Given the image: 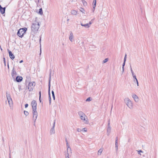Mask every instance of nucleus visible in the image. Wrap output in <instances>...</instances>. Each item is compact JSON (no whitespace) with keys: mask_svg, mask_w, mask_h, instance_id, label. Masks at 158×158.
I'll return each instance as SVG.
<instances>
[{"mask_svg":"<svg viewBox=\"0 0 158 158\" xmlns=\"http://www.w3.org/2000/svg\"><path fill=\"white\" fill-rule=\"evenodd\" d=\"M122 73H123L124 72V68L123 67H122Z\"/></svg>","mask_w":158,"mask_h":158,"instance_id":"42","label":"nucleus"},{"mask_svg":"<svg viewBox=\"0 0 158 158\" xmlns=\"http://www.w3.org/2000/svg\"><path fill=\"white\" fill-rule=\"evenodd\" d=\"M103 151V149L101 148L99 149L98 152V155H101L102 152Z\"/></svg>","mask_w":158,"mask_h":158,"instance_id":"25","label":"nucleus"},{"mask_svg":"<svg viewBox=\"0 0 158 158\" xmlns=\"http://www.w3.org/2000/svg\"><path fill=\"white\" fill-rule=\"evenodd\" d=\"M32 114L33 119L35 122L38 116V113L36 109L32 110Z\"/></svg>","mask_w":158,"mask_h":158,"instance_id":"6","label":"nucleus"},{"mask_svg":"<svg viewBox=\"0 0 158 158\" xmlns=\"http://www.w3.org/2000/svg\"><path fill=\"white\" fill-rule=\"evenodd\" d=\"M6 98L9 103L10 107L11 108L13 106V102L11 98L10 97V95L9 94L6 95Z\"/></svg>","mask_w":158,"mask_h":158,"instance_id":"4","label":"nucleus"},{"mask_svg":"<svg viewBox=\"0 0 158 158\" xmlns=\"http://www.w3.org/2000/svg\"><path fill=\"white\" fill-rule=\"evenodd\" d=\"M136 81V82L137 83V86H139V83H138V80H137V81Z\"/></svg>","mask_w":158,"mask_h":158,"instance_id":"46","label":"nucleus"},{"mask_svg":"<svg viewBox=\"0 0 158 158\" xmlns=\"http://www.w3.org/2000/svg\"><path fill=\"white\" fill-rule=\"evenodd\" d=\"M35 85V83L34 82H30L29 83L28 86V89L30 91H32L33 90V88L34 87Z\"/></svg>","mask_w":158,"mask_h":158,"instance_id":"7","label":"nucleus"},{"mask_svg":"<svg viewBox=\"0 0 158 158\" xmlns=\"http://www.w3.org/2000/svg\"><path fill=\"white\" fill-rule=\"evenodd\" d=\"M3 59L4 62V63L5 64V66L6 65V63H5V58H3Z\"/></svg>","mask_w":158,"mask_h":158,"instance_id":"45","label":"nucleus"},{"mask_svg":"<svg viewBox=\"0 0 158 158\" xmlns=\"http://www.w3.org/2000/svg\"><path fill=\"white\" fill-rule=\"evenodd\" d=\"M40 23L36 19L32 23L31 26V30L34 33H36L40 27Z\"/></svg>","mask_w":158,"mask_h":158,"instance_id":"1","label":"nucleus"},{"mask_svg":"<svg viewBox=\"0 0 158 158\" xmlns=\"http://www.w3.org/2000/svg\"><path fill=\"white\" fill-rule=\"evenodd\" d=\"M108 60V59L107 58H106L103 61V63H104L106 62Z\"/></svg>","mask_w":158,"mask_h":158,"instance_id":"33","label":"nucleus"},{"mask_svg":"<svg viewBox=\"0 0 158 158\" xmlns=\"http://www.w3.org/2000/svg\"><path fill=\"white\" fill-rule=\"evenodd\" d=\"M115 148H116V150L117 151L118 149V143L117 139H116L115 140Z\"/></svg>","mask_w":158,"mask_h":158,"instance_id":"26","label":"nucleus"},{"mask_svg":"<svg viewBox=\"0 0 158 158\" xmlns=\"http://www.w3.org/2000/svg\"><path fill=\"white\" fill-rule=\"evenodd\" d=\"M8 52L10 57L12 60H13L15 57L14 55L8 49Z\"/></svg>","mask_w":158,"mask_h":158,"instance_id":"17","label":"nucleus"},{"mask_svg":"<svg viewBox=\"0 0 158 158\" xmlns=\"http://www.w3.org/2000/svg\"><path fill=\"white\" fill-rule=\"evenodd\" d=\"M52 96L53 98V99L54 100H55V96L54 91H52Z\"/></svg>","mask_w":158,"mask_h":158,"instance_id":"34","label":"nucleus"},{"mask_svg":"<svg viewBox=\"0 0 158 158\" xmlns=\"http://www.w3.org/2000/svg\"><path fill=\"white\" fill-rule=\"evenodd\" d=\"M132 97L133 98L134 101L136 102H138L139 101V99L138 96L135 94H133L132 95Z\"/></svg>","mask_w":158,"mask_h":158,"instance_id":"11","label":"nucleus"},{"mask_svg":"<svg viewBox=\"0 0 158 158\" xmlns=\"http://www.w3.org/2000/svg\"><path fill=\"white\" fill-rule=\"evenodd\" d=\"M81 25L82 26L84 27L85 28H88L90 27V26L89 25V24L88 23L85 24H83L82 23H81Z\"/></svg>","mask_w":158,"mask_h":158,"instance_id":"20","label":"nucleus"},{"mask_svg":"<svg viewBox=\"0 0 158 158\" xmlns=\"http://www.w3.org/2000/svg\"><path fill=\"white\" fill-rule=\"evenodd\" d=\"M23 79V78L21 77L18 76L16 77V80L17 81L19 82L21 81Z\"/></svg>","mask_w":158,"mask_h":158,"instance_id":"19","label":"nucleus"},{"mask_svg":"<svg viewBox=\"0 0 158 158\" xmlns=\"http://www.w3.org/2000/svg\"><path fill=\"white\" fill-rule=\"evenodd\" d=\"M28 104H26L25 105V108H27L28 106Z\"/></svg>","mask_w":158,"mask_h":158,"instance_id":"44","label":"nucleus"},{"mask_svg":"<svg viewBox=\"0 0 158 158\" xmlns=\"http://www.w3.org/2000/svg\"><path fill=\"white\" fill-rule=\"evenodd\" d=\"M11 74L12 77L14 79H15V77H16V76L17 75V73L15 70L14 68H13V69Z\"/></svg>","mask_w":158,"mask_h":158,"instance_id":"14","label":"nucleus"},{"mask_svg":"<svg viewBox=\"0 0 158 158\" xmlns=\"http://www.w3.org/2000/svg\"><path fill=\"white\" fill-rule=\"evenodd\" d=\"M134 78V81L135 82V81H136L137 80H138L136 78V76H135V77H133Z\"/></svg>","mask_w":158,"mask_h":158,"instance_id":"38","label":"nucleus"},{"mask_svg":"<svg viewBox=\"0 0 158 158\" xmlns=\"http://www.w3.org/2000/svg\"><path fill=\"white\" fill-rule=\"evenodd\" d=\"M51 75L50 74V77L49 78V84H48V95H49V102L50 104L51 103V98L50 97V86H51V84H50V81H51Z\"/></svg>","mask_w":158,"mask_h":158,"instance_id":"8","label":"nucleus"},{"mask_svg":"<svg viewBox=\"0 0 158 158\" xmlns=\"http://www.w3.org/2000/svg\"><path fill=\"white\" fill-rule=\"evenodd\" d=\"M131 73L133 72V71L132 70V69L131 67Z\"/></svg>","mask_w":158,"mask_h":158,"instance_id":"47","label":"nucleus"},{"mask_svg":"<svg viewBox=\"0 0 158 158\" xmlns=\"http://www.w3.org/2000/svg\"><path fill=\"white\" fill-rule=\"evenodd\" d=\"M0 49L1 50H2V49L0 47Z\"/></svg>","mask_w":158,"mask_h":158,"instance_id":"49","label":"nucleus"},{"mask_svg":"<svg viewBox=\"0 0 158 158\" xmlns=\"http://www.w3.org/2000/svg\"><path fill=\"white\" fill-rule=\"evenodd\" d=\"M124 102L130 109H132L133 108V103L128 98H124Z\"/></svg>","mask_w":158,"mask_h":158,"instance_id":"2","label":"nucleus"},{"mask_svg":"<svg viewBox=\"0 0 158 158\" xmlns=\"http://www.w3.org/2000/svg\"><path fill=\"white\" fill-rule=\"evenodd\" d=\"M39 13L41 15H42L43 14L42 10L41 8L40 9Z\"/></svg>","mask_w":158,"mask_h":158,"instance_id":"31","label":"nucleus"},{"mask_svg":"<svg viewBox=\"0 0 158 158\" xmlns=\"http://www.w3.org/2000/svg\"><path fill=\"white\" fill-rule=\"evenodd\" d=\"M81 119L83 121L84 123L88 124L89 123L88 119L87 116L85 115L80 117Z\"/></svg>","mask_w":158,"mask_h":158,"instance_id":"5","label":"nucleus"},{"mask_svg":"<svg viewBox=\"0 0 158 158\" xmlns=\"http://www.w3.org/2000/svg\"><path fill=\"white\" fill-rule=\"evenodd\" d=\"M55 122L54 121L52 127L50 131V135H53L55 133Z\"/></svg>","mask_w":158,"mask_h":158,"instance_id":"10","label":"nucleus"},{"mask_svg":"<svg viewBox=\"0 0 158 158\" xmlns=\"http://www.w3.org/2000/svg\"><path fill=\"white\" fill-rule=\"evenodd\" d=\"M24 114L26 115V116H27L29 114V113L28 112L25 110L24 111Z\"/></svg>","mask_w":158,"mask_h":158,"instance_id":"32","label":"nucleus"},{"mask_svg":"<svg viewBox=\"0 0 158 158\" xmlns=\"http://www.w3.org/2000/svg\"><path fill=\"white\" fill-rule=\"evenodd\" d=\"M31 106L32 108V110L36 109V101L33 100L31 102Z\"/></svg>","mask_w":158,"mask_h":158,"instance_id":"12","label":"nucleus"},{"mask_svg":"<svg viewBox=\"0 0 158 158\" xmlns=\"http://www.w3.org/2000/svg\"><path fill=\"white\" fill-rule=\"evenodd\" d=\"M137 151L138 152V154H139L140 155H141V153H143V152L141 150H137Z\"/></svg>","mask_w":158,"mask_h":158,"instance_id":"30","label":"nucleus"},{"mask_svg":"<svg viewBox=\"0 0 158 158\" xmlns=\"http://www.w3.org/2000/svg\"><path fill=\"white\" fill-rule=\"evenodd\" d=\"M41 91H40L39 92V94H40V102H41V100H40V97H41Z\"/></svg>","mask_w":158,"mask_h":158,"instance_id":"40","label":"nucleus"},{"mask_svg":"<svg viewBox=\"0 0 158 158\" xmlns=\"http://www.w3.org/2000/svg\"><path fill=\"white\" fill-rule=\"evenodd\" d=\"M87 129L86 128H84L81 129V131L82 132H86L87 131Z\"/></svg>","mask_w":158,"mask_h":158,"instance_id":"28","label":"nucleus"},{"mask_svg":"<svg viewBox=\"0 0 158 158\" xmlns=\"http://www.w3.org/2000/svg\"><path fill=\"white\" fill-rule=\"evenodd\" d=\"M0 2L2 3V4H4L7 6L9 4L8 0H0Z\"/></svg>","mask_w":158,"mask_h":158,"instance_id":"15","label":"nucleus"},{"mask_svg":"<svg viewBox=\"0 0 158 158\" xmlns=\"http://www.w3.org/2000/svg\"><path fill=\"white\" fill-rule=\"evenodd\" d=\"M77 131H78V132H80L81 131V129L80 128H77Z\"/></svg>","mask_w":158,"mask_h":158,"instance_id":"37","label":"nucleus"},{"mask_svg":"<svg viewBox=\"0 0 158 158\" xmlns=\"http://www.w3.org/2000/svg\"><path fill=\"white\" fill-rule=\"evenodd\" d=\"M111 127L110 126V123H108V127L107 130V134L108 135H109L110 133Z\"/></svg>","mask_w":158,"mask_h":158,"instance_id":"16","label":"nucleus"},{"mask_svg":"<svg viewBox=\"0 0 158 158\" xmlns=\"http://www.w3.org/2000/svg\"><path fill=\"white\" fill-rule=\"evenodd\" d=\"M91 101V98L90 97H89L86 100V102H89Z\"/></svg>","mask_w":158,"mask_h":158,"instance_id":"35","label":"nucleus"},{"mask_svg":"<svg viewBox=\"0 0 158 158\" xmlns=\"http://www.w3.org/2000/svg\"><path fill=\"white\" fill-rule=\"evenodd\" d=\"M27 30V28L25 27L20 28L18 31L17 33L18 35L20 37H22L24 34L25 33Z\"/></svg>","mask_w":158,"mask_h":158,"instance_id":"3","label":"nucleus"},{"mask_svg":"<svg viewBox=\"0 0 158 158\" xmlns=\"http://www.w3.org/2000/svg\"><path fill=\"white\" fill-rule=\"evenodd\" d=\"M5 7H2L1 5H0V11L1 13L2 14H4L5 12Z\"/></svg>","mask_w":158,"mask_h":158,"instance_id":"18","label":"nucleus"},{"mask_svg":"<svg viewBox=\"0 0 158 158\" xmlns=\"http://www.w3.org/2000/svg\"><path fill=\"white\" fill-rule=\"evenodd\" d=\"M72 152H66V153L65 154V158H70L69 157V155L71 154Z\"/></svg>","mask_w":158,"mask_h":158,"instance_id":"22","label":"nucleus"},{"mask_svg":"<svg viewBox=\"0 0 158 158\" xmlns=\"http://www.w3.org/2000/svg\"><path fill=\"white\" fill-rule=\"evenodd\" d=\"M126 56H127V55H126L125 56L124 59V61L125 62H126Z\"/></svg>","mask_w":158,"mask_h":158,"instance_id":"39","label":"nucleus"},{"mask_svg":"<svg viewBox=\"0 0 158 158\" xmlns=\"http://www.w3.org/2000/svg\"><path fill=\"white\" fill-rule=\"evenodd\" d=\"M78 114L79 116L80 117L83 116V115H85V114L82 112L81 111H79L78 112Z\"/></svg>","mask_w":158,"mask_h":158,"instance_id":"23","label":"nucleus"},{"mask_svg":"<svg viewBox=\"0 0 158 158\" xmlns=\"http://www.w3.org/2000/svg\"><path fill=\"white\" fill-rule=\"evenodd\" d=\"M80 10L83 14H85V11L83 8L82 7L80 8Z\"/></svg>","mask_w":158,"mask_h":158,"instance_id":"27","label":"nucleus"},{"mask_svg":"<svg viewBox=\"0 0 158 158\" xmlns=\"http://www.w3.org/2000/svg\"><path fill=\"white\" fill-rule=\"evenodd\" d=\"M96 0H94L93 2V8H94V9L96 7Z\"/></svg>","mask_w":158,"mask_h":158,"instance_id":"24","label":"nucleus"},{"mask_svg":"<svg viewBox=\"0 0 158 158\" xmlns=\"http://www.w3.org/2000/svg\"><path fill=\"white\" fill-rule=\"evenodd\" d=\"M125 62L124 61L123 63V65H122V67H124V66H125Z\"/></svg>","mask_w":158,"mask_h":158,"instance_id":"43","label":"nucleus"},{"mask_svg":"<svg viewBox=\"0 0 158 158\" xmlns=\"http://www.w3.org/2000/svg\"><path fill=\"white\" fill-rule=\"evenodd\" d=\"M23 62V60H21L20 61L19 63H22Z\"/></svg>","mask_w":158,"mask_h":158,"instance_id":"48","label":"nucleus"},{"mask_svg":"<svg viewBox=\"0 0 158 158\" xmlns=\"http://www.w3.org/2000/svg\"><path fill=\"white\" fill-rule=\"evenodd\" d=\"M69 39L71 42H73L74 41V37L73 33L71 32L69 36Z\"/></svg>","mask_w":158,"mask_h":158,"instance_id":"13","label":"nucleus"},{"mask_svg":"<svg viewBox=\"0 0 158 158\" xmlns=\"http://www.w3.org/2000/svg\"><path fill=\"white\" fill-rule=\"evenodd\" d=\"M92 23V20H91L89 22V23H88L89 24V25L90 26Z\"/></svg>","mask_w":158,"mask_h":158,"instance_id":"41","label":"nucleus"},{"mask_svg":"<svg viewBox=\"0 0 158 158\" xmlns=\"http://www.w3.org/2000/svg\"><path fill=\"white\" fill-rule=\"evenodd\" d=\"M65 141L66 143V147H67V152H71V149L70 147V145L68 142V140L67 139H65Z\"/></svg>","mask_w":158,"mask_h":158,"instance_id":"9","label":"nucleus"},{"mask_svg":"<svg viewBox=\"0 0 158 158\" xmlns=\"http://www.w3.org/2000/svg\"><path fill=\"white\" fill-rule=\"evenodd\" d=\"M131 73L133 77H135V75L134 72H131Z\"/></svg>","mask_w":158,"mask_h":158,"instance_id":"36","label":"nucleus"},{"mask_svg":"<svg viewBox=\"0 0 158 158\" xmlns=\"http://www.w3.org/2000/svg\"><path fill=\"white\" fill-rule=\"evenodd\" d=\"M82 2L84 6H86L87 5V3L85 0H82Z\"/></svg>","mask_w":158,"mask_h":158,"instance_id":"29","label":"nucleus"},{"mask_svg":"<svg viewBox=\"0 0 158 158\" xmlns=\"http://www.w3.org/2000/svg\"><path fill=\"white\" fill-rule=\"evenodd\" d=\"M71 13L72 15H76L78 14L77 11L75 10H71Z\"/></svg>","mask_w":158,"mask_h":158,"instance_id":"21","label":"nucleus"}]
</instances>
